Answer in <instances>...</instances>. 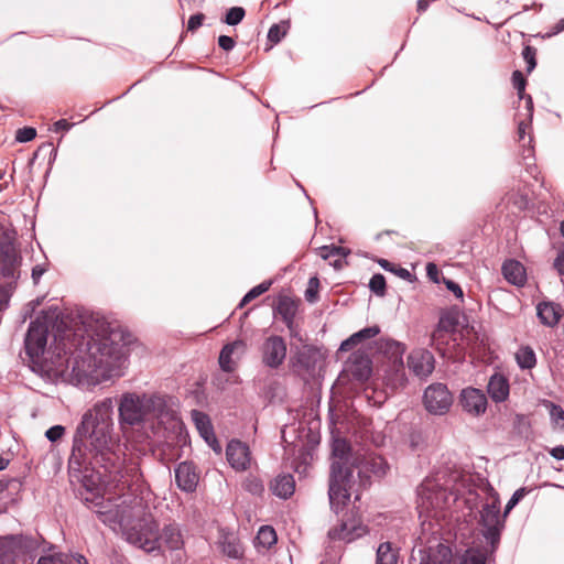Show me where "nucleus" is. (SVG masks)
Instances as JSON below:
<instances>
[{
    "instance_id": "f257e3e1",
    "label": "nucleus",
    "mask_w": 564,
    "mask_h": 564,
    "mask_svg": "<svg viewBox=\"0 0 564 564\" xmlns=\"http://www.w3.org/2000/svg\"><path fill=\"white\" fill-rule=\"evenodd\" d=\"M113 400L105 398L84 413L73 436L68 457L70 482L79 484L83 501L111 529L119 527L128 543L147 552H160L159 524L141 500L115 503L105 498L106 481L130 486L142 475L137 463H126L120 438L113 432Z\"/></svg>"
},
{
    "instance_id": "f03ea898",
    "label": "nucleus",
    "mask_w": 564,
    "mask_h": 564,
    "mask_svg": "<svg viewBox=\"0 0 564 564\" xmlns=\"http://www.w3.org/2000/svg\"><path fill=\"white\" fill-rule=\"evenodd\" d=\"M47 335L46 322L37 318L24 341L33 370L44 379L84 388L123 375L129 349L121 329L106 322H97L87 335L80 328H66L55 335L54 348L48 350Z\"/></svg>"
},
{
    "instance_id": "7ed1b4c3",
    "label": "nucleus",
    "mask_w": 564,
    "mask_h": 564,
    "mask_svg": "<svg viewBox=\"0 0 564 564\" xmlns=\"http://www.w3.org/2000/svg\"><path fill=\"white\" fill-rule=\"evenodd\" d=\"M180 404L175 397L159 392H124L118 403L119 425L143 424L159 438L181 434L183 422L178 415Z\"/></svg>"
},
{
    "instance_id": "20e7f679",
    "label": "nucleus",
    "mask_w": 564,
    "mask_h": 564,
    "mask_svg": "<svg viewBox=\"0 0 564 564\" xmlns=\"http://www.w3.org/2000/svg\"><path fill=\"white\" fill-rule=\"evenodd\" d=\"M470 477L454 473L447 478L445 474H436L427 477L417 489V511L422 519L423 530H434V522L443 516L444 510L449 508L465 492H470L468 485Z\"/></svg>"
},
{
    "instance_id": "39448f33",
    "label": "nucleus",
    "mask_w": 564,
    "mask_h": 564,
    "mask_svg": "<svg viewBox=\"0 0 564 564\" xmlns=\"http://www.w3.org/2000/svg\"><path fill=\"white\" fill-rule=\"evenodd\" d=\"M332 457L328 497L330 508L338 513L346 506L351 494L357 492L354 467L358 458L351 460L350 447L345 440L340 438L333 442Z\"/></svg>"
},
{
    "instance_id": "423d86ee",
    "label": "nucleus",
    "mask_w": 564,
    "mask_h": 564,
    "mask_svg": "<svg viewBox=\"0 0 564 564\" xmlns=\"http://www.w3.org/2000/svg\"><path fill=\"white\" fill-rule=\"evenodd\" d=\"M505 519L506 517L500 514V499L497 494H494L490 500L482 505L479 520L482 534L494 549L500 540Z\"/></svg>"
},
{
    "instance_id": "0eeeda50",
    "label": "nucleus",
    "mask_w": 564,
    "mask_h": 564,
    "mask_svg": "<svg viewBox=\"0 0 564 564\" xmlns=\"http://www.w3.org/2000/svg\"><path fill=\"white\" fill-rule=\"evenodd\" d=\"M11 231L0 234V274L8 280H17L20 275L21 257L14 246Z\"/></svg>"
},
{
    "instance_id": "6e6552de",
    "label": "nucleus",
    "mask_w": 564,
    "mask_h": 564,
    "mask_svg": "<svg viewBox=\"0 0 564 564\" xmlns=\"http://www.w3.org/2000/svg\"><path fill=\"white\" fill-rule=\"evenodd\" d=\"M423 403L430 414L444 415L453 404V397L445 384L433 383L425 389Z\"/></svg>"
},
{
    "instance_id": "1a4fd4ad",
    "label": "nucleus",
    "mask_w": 564,
    "mask_h": 564,
    "mask_svg": "<svg viewBox=\"0 0 564 564\" xmlns=\"http://www.w3.org/2000/svg\"><path fill=\"white\" fill-rule=\"evenodd\" d=\"M260 351L263 365L271 369H276L285 360L286 343L281 336L271 335L264 339Z\"/></svg>"
},
{
    "instance_id": "9d476101",
    "label": "nucleus",
    "mask_w": 564,
    "mask_h": 564,
    "mask_svg": "<svg viewBox=\"0 0 564 564\" xmlns=\"http://www.w3.org/2000/svg\"><path fill=\"white\" fill-rule=\"evenodd\" d=\"M226 457L230 467L236 471L250 469L254 462L249 446L239 440L228 442L226 446Z\"/></svg>"
},
{
    "instance_id": "9b49d317",
    "label": "nucleus",
    "mask_w": 564,
    "mask_h": 564,
    "mask_svg": "<svg viewBox=\"0 0 564 564\" xmlns=\"http://www.w3.org/2000/svg\"><path fill=\"white\" fill-rule=\"evenodd\" d=\"M368 533V528L359 518H348L343 520L340 524L328 531L332 540L344 541L350 543Z\"/></svg>"
},
{
    "instance_id": "f8f14e48",
    "label": "nucleus",
    "mask_w": 564,
    "mask_h": 564,
    "mask_svg": "<svg viewBox=\"0 0 564 564\" xmlns=\"http://www.w3.org/2000/svg\"><path fill=\"white\" fill-rule=\"evenodd\" d=\"M459 404L468 414L479 416L486 412L488 402L481 390L468 387L460 391Z\"/></svg>"
},
{
    "instance_id": "ddd939ff",
    "label": "nucleus",
    "mask_w": 564,
    "mask_h": 564,
    "mask_svg": "<svg viewBox=\"0 0 564 564\" xmlns=\"http://www.w3.org/2000/svg\"><path fill=\"white\" fill-rule=\"evenodd\" d=\"M409 369L420 378L429 377L435 367L433 354L424 348H417L410 352L408 357Z\"/></svg>"
},
{
    "instance_id": "4468645a",
    "label": "nucleus",
    "mask_w": 564,
    "mask_h": 564,
    "mask_svg": "<svg viewBox=\"0 0 564 564\" xmlns=\"http://www.w3.org/2000/svg\"><path fill=\"white\" fill-rule=\"evenodd\" d=\"M412 560L417 564H451L452 550L449 546L438 543L436 546L420 549L417 555L413 552Z\"/></svg>"
},
{
    "instance_id": "2eb2a0df",
    "label": "nucleus",
    "mask_w": 564,
    "mask_h": 564,
    "mask_svg": "<svg viewBox=\"0 0 564 564\" xmlns=\"http://www.w3.org/2000/svg\"><path fill=\"white\" fill-rule=\"evenodd\" d=\"M355 468L358 470L361 484L364 482L362 478H370L371 476L380 478L387 475L389 465L381 456L367 455L361 460H357Z\"/></svg>"
},
{
    "instance_id": "dca6fc26",
    "label": "nucleus",
    "mask_w": 564,
    "mask_h": 564,
    "mask_svg": "<svg viewBox=\"0 0 564 564\" xmlns=\"http://www.w3.org/2000/svg\"><path fill=\"white\" fill-rule=\"evenodd\" d=\"M246 343L240 339L225 345L219 355V366L221 370L231 373L236 369L238 360L246 352Z\"/></svg>"
},
{
    "instance_id": "f3484780",
    "label": "nucleus",
    "mask_w": 564,
    "mask_h": 564,
    "mask_svg": "<svg viewBox=\"0 0 564 564\" xmlns=\"http://www.w3.org/2000/svg\"><path fill=\"white\" fill-rule=\"evenodd\" d=\"M199 480L196 467L191 462H182L175 468V481L177 487L185 492L195 491Z\"/></svg>"
},
{
    "instance_id": "a211bd4d",
    "label": "nucleus",
    "mask_w": 564,
    "mask_h": 564,
    "mask_svg": "<svg viewBox=\"0 0 564 564\" xmlns=\"http://www.w3.org/2000/svg\"><path fill=\"white\" fill-rule=\"evenodd\" d=\"M322 358L323 355L318 348L310 345H303L296 354V366L312 375Z\"/></svg>"
},
{
    "instance_id": "6ab92c4d",
    "label": "nucleus",
    "mask_w": 564,
    "mask_h": 564,
    "mask_svg": "<svg viewBox=\"0 0 564 564\" xmlns=\"http://www.w3.org/2000/svg\"><path fill=\"white\" fill-rule=\"evenodd\" d=\"M383 381L392 391L403 388L408 381L403 360L389 364L384 370Z\"/></svg>"
},
{
    "instance_id": "aec40b11",
    "label": "nucleus",
    "mask_w": 564,
    "mask_h": 564,
    "mask_svg": "<svg viewBox=\"0 0 564 564\" xmlns=\"http://www.w3.org/2000/svg\"><path fill=\"white\" fill-rule=\"evenodd\" d=\"M347 370L357 380L365 381L371 373L370 359L362 352H356L351 356L347 365Z\"/></svg>"
},
{
    "instance_id": "412c9836",
    "label": "nucleus",
    "mask_w": 564,
    "mask_h": 564,
    "mask_svg": "<svg viewBox=\"0 0 564 564\" xmlns=\"http://www.w3.org/2000/svg\"><path fill=\"white\" fill-rule=\"evenodd\" d=\"M269 488L274 496L288 499L294 494L295 480L291 474H280L271 480Z\"/></svg>"
},
{
    "instance_id": "4be33fe9",
    "label": "nucleus",
    "mask_w": 564,
    "mask_h": 564,
    "mask_svg": "<svg viewBox=\"0 0 564 564\" xmlns=\"http://www.w3.org/2000/svg\"><path fill=\"white\" fill-rule=\"evenodd\" d=\"M159 539H160V551L162 546H166L171 551L182 549L184 541L181 533V530L175 524H169L163 528L162 531L159 530Z\"/></svg>"
},
{
    "instance_id": "5701e85b",
    "label": "nucleus",
    "mask_w": 564,
    "mask_h": 564,
    "mask_svg": "<svg viewBox=\"0 0 564 564\" xmlns=\"http://www.w3.org/2000/svg\"><path fill=\"white\" fill-rule=\"evenodd\" d=\"M488 394L495 402H503L509 397V382L507 378L500 373H495L490 377L488 387Z\"/></svg>"
},
{
    "instance_id": "b1692460",
    "label": "nucleus",
    "mask_w": 564,
    "mask_h": 564,
    "mask_svg": "<svg viewBox=\"0 0 564 564\" xmlns=\"http://www.w3.org/2000/svg\"><path fill=\"white\" fill-rule=\"evenodd\" d=\"M505 279L517 286H523L527 281V272L522 263L517 260H508L502 264Z\"/></svg>"
},
{
    "instance_id": "393cba45",
    "label": "nucleus",
    "mask_w": 564,
    "mask_h": 564,
    "mask_svg": "<svg viewBox=\"0 0 564 564\" xmlns=\"http://www.w3.org/2000/svg\"><path fill=\"white\" fill-rule=\"evenodd\" d=\"M536 314L542 324L552 327L558 323L562 308L554 303L542 302L536 306Z\"/></svg>"
},
{
    "instance_id": "a878e982",
    "label": "nucleus",
    "mask_w": 564,
    "mask_h": 564,
    "mask_svg": "<svg viewBox=\"0 0 564 564\" xmlns=\"http://www.w3.org/2000/svg\"><path fill=\"white\" fill-rule=\"evenodd\" d=\"M379 350L389 359V362L401 361L405 352V346L390 338H380L378 343Z\"/></svg>"
},
{
    "instance_id": "bb28decb",
    "label": "nucleus",
    "mask_w": 564,
    "mask_h": 564,
    "mask_svg": "<svg viewBox=\"0 0 564 564\" xmlns=\"http://www.w3.org/2000/svg\"><path fill=\"white\" fill-rule=\"evenodd\" d=\"M191 414H192V419H193L195 426L198 430L200 436L210 446H213V443H216V437L213 432V426L210 424L209 417L205 413H203L198 410H193Z\"/></svg>"
},
{
    "instance_id": "cd10ccee",
    "label": "nucleus",
    "mask_w": 564,
    "mask_h": 564,
    "mask_svg": "<svg viewBox=\"0 0 564 564\" xmlns=\"http://www.w3.org/2000/svg\"><path fill=\"white\" fill-rule=\"evenodd\" d=\"M36 564H88V562L80 554L69 556L63 553H55L41 556Z\"/></svg>"
},
{
    "instance_id": "c85d7f7f",
    "label": "nucleus",
    "mask_w": 564,
    "mask_h": 564,
    "mask_svg": "<svg viewBox=\"0 0 564 564\" xmlns=\"http://www.w3.org/2000/svg\"><path fill=\"white\" fill-rule=\"evenodd\" d=\"M276 312L281 315L284 323L291 328L296 313V305L293 300L288 296L280 297Z\"/></svg>"
},
{
    "instance_id": "c756f323",
    "label": "nucleus",
    "mask_w": 564,
    "mask_h": 564,
    "mask_svg": "<svg viewBox=\"0 0 564 564\" xmlns=\"http://www.w3.org/2000/svg\"><path fill=\"white\" fill-rule=\"evenodd\" d=\"M512 83L513 87L518 91V96L520 99L524 98V89H525V79L523 77V74L520 70H514L512 74ZM525 108L528 110V117L532 118L533 112V101L531 96L525 97Z\"/></svg>"
},
{
    "instance_id": "7c9ffc66",
    "label": "nucleus",
    "mask_w": 564,
    "mask_h": 564,
    "mask_svg": "<svg viewBox=\"0 0 564 564\" xmlns=\"http://www.w3.org/2000/svg\"><path fill=\"white\" fill-rule=\"evenodd\" d=\"M516 360L521 369H532L536 365L535 352L529 346H522L518 349Z\"/></svg>"
},
{
    "instance_id": "2f4dec72",
    "label": "nucleus",
    "mask_w": 564,
    "mask_h": 564,
    "mask_svg": "<svg viewBox=\"0 0 564 564\" xmlns=\"http://www.w3.org/2000/svg\"><path fill=\"white\" fill-rule=\"evenodd\" d=\"M398 551L392 549L390 542L381 543L377 550V564H397Z\"/></svg>"
},
{
    "instance_id": "473e14b6",
    "label": "nucleus",
    "mask_w": 564,
    "mask_h": 564,
    "mask_svg": "<svg viewBox=\"0 0 564 564\" xmlns=\"http://www.w3.org/2000/svg\"><path fill=\"white\" fill-rule=\"evenodd\" d=\"M486 552L479 549H468L457 557L454 564H486Z\"/></svg>"
},
{
    "instance_id": "72a5a7b5",
    "label": "nucleus",
    "mask_w": 564,
    "mask_h": 564,
    "mask_svg": "<svg viewBox=\"0 0 564 564\" xmlns=\"http://www.w3.org/2000/svg\"><path fill=\"white\" fill-rule=\"evenodd\" d=\"M256 542L258 546L269 549L276 542V533L272 527L263 525L259 529Z\"/></svg>"
},
{
    "instance_id": "f704fd0d",
    "label": "nucleus",
    "mask_w": 564,
    "mask_h": 564,
    "mask_svg": "<svg viewBox=\"0 0 564 564\" xmlns=\"http://www.w3.org/2000/svg\"><path fill=\"white\" fill-rule=\"evenodd\" d=\"M544 405L549 411L551 422L554 425V427L564 430V410L562 409V406L551 401H544Z\"/></svg>"
},
{
    "instance_id": "c9c22d12",
    "label": "nucleus",
    "mask_w": 564,
    "mask_h": 564,
    "mask_svg": "<svg viewBox=\"0 0 564 564\" xmlns=\"http://www.w3.org/2000/svg\"><path fill=\"white\" fill-rule=\"evenodd\" d=\"M221 551L229 557L239 558L242 555V550L237 539L234 536H225L220 542Z\"/></svg>"
},
{
    "instance_id": "e433bc0d",
    "label": "nucleus",
    "mask_w": 564,
    "mask_h": 564,
    "mask_svg": "<svg viewBox=\"0 0 564 564\" xmlns=\"http://www.w3.org/2000/svg\"><path fill=\"white\" fill-rule=\"evenodd\" d=\"M457 325V317L454 314H444L441 316L437 329L435 330L433 338L436 339L442 332H452Z\"/></svg>"
},
{
    "instance_id": "4c0bfd02",
    "label": "nucleus",
    "mask_w": 564,
    "mask_h": 564,
    "mask_svg": "<svg viewBox=\"0 0 564 564\" xmlns=\"http://www.w3.org/2000/svg\"><path fill=\"white\" fill-rule=\"evenodd\" d=\"M289 22L283 21L280 24H273L268 32V40L272 43H279L289 30Z\"/></svg>"
},
{
    "instance_id": "58836bf2",
    "label": "nucleus",
    "mask_w": 564,
    "mask_h": 564,
    "mask_svg": "<svg viewBox=\"0 0 564 564\" xmlns=\"http://www.w3.org/2000/svg\"><path fill=\"white\" fill-rule=\"evenodd\" d=\"M0 564H15L11 543L7 539L0 538Z\"/></svg>"
},
{
    "instance_id": "ea45409f",
    "label": "nucleus",
    "mask_w": 564,
    "mask_h": 564,
    "mask_svg": "<svg viewBox=\"0 0 564 564\" xmlns=\"http://www.w3.org/2000/svg\"><path fill=\"white\" fill-rule=\"evenodd\" d=\"M318 253L323 259L327 260L335 256L345 258L349 254V250L337 246H323L318 249Z\"/></svg>"
},
{
    "instance_id": "a19ab883",
    "label": "nucleus",
    "mask_w": 564,
    "mask_h": 564,
    "mask_svg": "<svg viewBox=\"0 0 564 564\" xmlns=\"http://www.w3.org/2000/svg\"><path fill=\"white\" fill-rule=\"evenodd\" d=\"M271 286V281H263L262 283L258 284L257 286L252 288L241 300L240 306L246 305L247 303L251 302L256 297L260 296L262 293L267 292L269 288Z\"/></svg>"
},
{
    "instance_id": "79ce46f5",
    "label": "nucleus",
    "mask_w": 564,
    "mask_h": 564,
    "mask_svg": "<svg viewBox=\"0 0 564 564\" xmlns=\"http://www.w3.org/2000/svg\"><path fill=\"white\" fill-rule=\"evenodd\" d=\"M245 14L246 12L243 8L232 7L227 11L224 22L228 25H237L242 21Z\"/></svg>"
},
{
    "instance_id": "37998d69",
    "label": "nucleus",
    "mask_w": 564,
    "mask_h": 564,
    "mask_svg": "<svg viewBox=\"0 0 564 564\" xmlns=\"http://www.w3.org/2000/svg\"><path fill=\"white\" fill-rule=\"evenodd\" d=\"M371 292L377 295H383L386 291V279L382 274H375L369 281Z\"/></svg>"
},
{
    "instance_id": "c03bdc74",
    "label": "nucleus",
    "mask_w": 564,
    "mask_h": 564,
    "mask_svg": "<svg viewBox=\"0 0 564 564\" xmlns=\"http://www.w3.org/2000/svg\"><path fill=\"white\" fill-rule=\"evenodd\" d=\"M380 333V328L377 325L366 327L354 335V339H357L359 344L362 341L376 337Z\"/></svg>"
},
{
    "instance_id": "a18cd8bd",
    "label": "nucleus",
    "mask_w": 564,
    "mask_h": 564,
    "mask_svg": "<svg viewBox=\"0 0 564 564\" xmlns=\"http://www.w3.org/2000/svg\"><path fill=\"white\" fill-rule=\"evenodd\" d=\"M525 488H520L513 492L512 497L506 505L503 517L508 516V513L519 503V501L525 496Z\"/></svg>"
},
{
    "instance_id": "49530a36",
    "label": "nucleus",
    "mask_w": 564,
    "mask_h": 564,
    "mask_svg": "<svg viewBox=\"0 0 564 564\" xmlns=\"http://www.w3.org/2000/svg\"><path fill=\"white\" fill-rule=\"evenodd\" d=\"M36 137V130L32 127H24L17 131L15 140L19 142H29Z\"/></svg>"
},
{
    "instance_id": "de8ad7c7",
    "label": "nucleus",
    "mask_w": 564,
    "mask_h": 564,
    "mask_svg": "<svg viewBox=\"0 0 564 564\" xmlns=\"http://www.w3.org/2000/svg\"><path fill=\"white\" fill-rule=\"evenodd\" d=\"M64 435L65 427L63 425H54L45 432V437L52 443L59 441Z\"/></svg>"
},
{
    "instance_id": "09e8293b",
    "label": "nucleus",
    "mask_w": 564,
    "mask_h": 564,
    "mask_svg": "<svg viewBox=\"0 0 564 564\" xmlns=\"http://www.w3.org/2000/svg\"><path fill=\"white\" fill-rule=\"evenodd\" d=\"M245 487L253 495H260L263 491L262 482L256 477L248 478L245 482Z\"/></svg>"
},
{
    "instance_id": "8fccbe9b",
    "label": "nucleus",
    "mask_w": 564,
    "mask_h": 564,
    "mask_svg": "<svg viewBox=\"0 0 564 564\" xmlns=\"http://www.w3.org/2000/svg\"><path fill=\"white\" fill-rule=\"evenodd\" d=\"M523 58L528 64V72H532L536 65L535 62V50L531 46H525L522 52Z\"/></svg>"
},
{
    "instance_id": "3c124183",
    "label": "nucleus",
    "mask_w": 564,
    "mask_h": 564,
    "mask_svg": "<svg viewBox=\"0 0 564 564\" xmlns=\"http://www.w3.org/2000/svg\"><path fill=\"white\" fill-rule=\"evenodd\" d=\"M319 285V281L317 278H311L308 281V288L305 292V297L308 302H314L316 300V293Z\"/></svg>"
},
{
    "instance_id": "603ef678",
    "label": "nucleus",
    "mask_w": 564,
    "mask_h": 564,
    "mask_svg": "<svg viewBox=\"0 0 564 564\" xmlns=\"http://www.w3.org/2000/svg\"><path fill=\"white\" fill-rule=\"evenodd\" d=\"M203 20H204V14H202V13L192 15L187 23V30L195 31L196 29H198L202 25Z\"/></svg>"
},
{
    "instance_id": "864d4df0",
    "label": "nucleus",
    "mask_w": 564,
    "mask_h": 564,
    "mask_svg": "<svg viewBox=\"0 0 564 564\" xmlns=\"http://www.w3.org/2000/svg\"><path fill=\"white\" fill-rule=\"evenodd\" d=\"M218 45L224 50V51H231L234 47H235V41L232 37L228 36V35H220L218 37Z\"/></svg>"
},
{
    "instance_id": "5fc2aeb1",
    "label": "nucleus",
    "mask_w": 564,
    "mask_h": 564,
    "mask_svg": "<svg viewBox=\"0 0 564 564\" xmlns=\"http://www.w3.org/2000/svg\"><path fill=\"white\" fill-rule=\"evenodd\" d=\"M426 274L430 278V280H432L435 283H438L440 270L435 263L430 262L426 264Z\"/></svg>"
},
{
    "instance_id": "6e6d98bb",
    "label": "nucleus",
    "mask_w": 564,
    "mask_h": 564,
    "mask_svg": "<svg viewBox=\"0 0 564 564\" xmlns=\"http://www.w3.org/2000/svg\"><path fill=\"white\" fill-rule=\"evenodd\" d=\"M444 283H445L446 288L451 292H453L457 299H463V296H464L463 290L456 282H454L452 280H444Z\"/></svg>"
},
{
    "instance_id": "4d7b16f0",
    "label": "nucleus",
    "mask_w": 564,
    "mask_h": 564,
    "mask_svg": "<svg viewBox=\"0 0 564 564\" xmlns=\"http://www.w3.org/2000/svg\"><path fill=\"white\" fill-rule=\"evenodd\" d=\"M354 335H351L350 337H348L347 339H345L341 344H340V347H339V350L340 351H349L351 350L354 347H356L357 345H359L358 340L357 339H354Z\"/></svg>"
},
{
    "instance_id": "13d9d810",
    "label": "nucleus",
    "mask_w": 564,
    "mask_h": 564,
    "mask_svg": "<svg viewBox=\"0 0 564 564\" xmlns=\"http://www.w3.org/2000/svg\"><path fill=\"white\" fill-rule=\"evenodd\" d=\"M10 300V291L8 288H0V311L8 306Z\"/></svg>"
},
{
    "instance_id": "bf43d9fd",
    "label": "nucleus",
    "mask_w": 564,
    "mask_h": 564,
    "mask_svg": "<svg viewBox=\"0 0 564 564\" xmlns=\"http://www.w3.org/2000/svg\"><path fill=\"white\" fill-rule=\"evenodd\" d=\"M554 268L558 274L564 275V249L561 250L554 261Z\"/></svg>"
},
{
    "instance_id": "052dcab7",
    "label": "nucleus",
    "mask_w": 564,
    "mask_h": 564,
    "mask_svg": "<svg viewBox=\"0 0 564 564\" xmlns=\"http://www.w3.org/2000/svg\"><path fill=\"white\" fill-rule=\"evenodd\" d=\"M72 123H69L67 120L65 119H61L58 121H56L53 126V131L54 132H59V131H68L70 128H72Z\"/></svg>"
},
{
    "instance_id": "680f3d73",
    "label": "nucleus",
    "mask_w": 564,
    "mask_h": 564,
    "mask_svg": "<svg viewBox=\"0 0 564 564\" xmlns=\"http://www.w3.org/2000/svg\"><path fill=\"white\" fill-rule=\"evenodd\" d=\"M550 455L557 460H563L564 459V446L558 445V446L553 447L550 451Z\"/></svg>"
},
{
    "instance_id": "e2e57ef3",
    "label": "nucleus",
    "mask_w": 564,
    "mask_h": 564,
    "mask_svg": "<svg viewBox=\"0 0 564 564\" xmlns=\"http://www.w3.org/2000/svg\"><path fill=\"white\" fill-rule=\"evenodd\" d=\"M45 272V269L41 265H35L33 269H32V279L35 283L39 282V280L41 279V276L44 274Z\"/></svg>"
},
{
    "instance_id": "0e129e2a",
    "label": "nucleus",
    "mask_w": 564,
    "mask_h": 564,
    "mask_svg": "<svg viewBox=\"0 0 564 564\" xmlns=\"http://www.w3.org/2000/svg\"><path fill=\"white\" fill-rule=\"evenodd\" d=\"M398 276H400L401 279L403 280H410L411 279V273L408 269H404V268H398V269H394L393 271Z\"/></svg>"
},
{
    "instance_id": "69168bd1",
    "label": "nucleus",
    "mask_w": 564,
    "mask_h": 564,
    "mask_svg": "<svg viewBox=\"0 0 564 564\" xmlns=\"http://www.w3.org/2000/svg\"><path fill=\"white\" fill-rule=\"evenodd\" d=\"M528 128V124L523 121L519 122V126H518V135H519V140L520 141H523L524 140V137H525V129Z\"/></svg>"
},
{
    "instance_id": "338daca9",
    "label": "nucleus",
    "mask_w": 564,
    "mask_h": 564,
    "mask_svg": "<svg viewBox=\"0 0 564 564\" xmlns=\"http://www.w3.org/2000/svg\"><path fill=\"white\" fill-rule=\"evenodd\" d=\"M378 263L387 271H394L393 265L386 259H380Z\"/></svg>"
},
{
    "instance_id": "774afa93",
    "label": "nucleus",
    "mask_w": 564,
    "mask_h": 564,
    "mask_svg": "<svg viewBox=\"0 0 564 564\" xmlns=\"http://www.w3.org/2000/svg\"><path fill=\"white\" fill-rule=\"evenodd\" d=\"M429 6H430L429 0H419L417 1V11L424 12L425 10H427Z\"/></svg>"
}]
</instances>
